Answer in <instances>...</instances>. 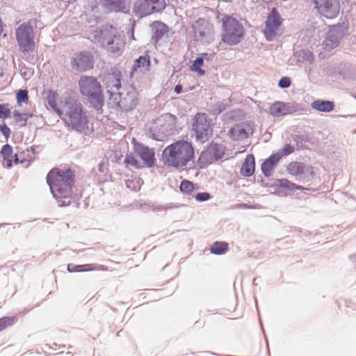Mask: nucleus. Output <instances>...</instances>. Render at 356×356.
I'll return each mask as SVG.
<instances>
[{
  "instance_id": "obj_1",
  "label": "nucleus",
  "mask_w": 356,
  "mask_h": 356,
  "mask_svg": "<svg viewBox=\"0 0 356 356\" xmlns=\"http://www.w3.org/2000/svg\"><path fill=\"white\" fill-rule=\"evenodd\" d=\"M47 182L59 206L63 207L70 204L72 189L74 182V175L70 169L54 168L48 173Z\"/></svg>"
},
{
  "instance_id": "obj_2",
  "label": "nucleus",
  "mask_w": 356,
  "mask_h": 356,
  "mask_svg": "<svg viewBox=\"0 0 356 356\" xmlns=\"http://www.w3.org/2000/svg\"><path fill=\"white\" fill-rule=\"evenodd\" d=\"M61 113L62 116L60 118L67 127L80 133L88 129V116L79 101L71 97L66 99Z\"/></svg>"
},
{
  "instance_id": "obj_3",
  "label": "nucleus",
  "mask_w": 356,
  "mask_h": 356,
  "mask_svg": "<svg viewBox=\"0 0 356 356\" xmlns=\"http://www.w3.org/2000/svg\"><path fill=\"white\" fill-rule=\"evenodd\" d=\"M162 158L168 166L183 168L194 158V149L191 143L178 140L165 148Z\"/></svg>"
},
{
  "instance_id": "obj_4",
  "label": "nucleus",
  "mask_w": 356,
  "mask_h": 356,
  "mask_svg": "<svg viewBox=\"0 0 356 356\" xmlns=\"http://www.w3.org/2000/svg\"><path fill=\"white\" fill-rule=\"evenodd\" d=\"M81 93L86 97L90 106L97 111H102L104 103L100 82L92 76H81L79 81Z\"/></svg>"
},
{
  "instance_id": "obj_5",
  "label": "nucleus",
  "mask_w": 356,
  "mask_h": 356,
  "mask_svg": "<svg viewBox=\"0 0 356 356\" xmlns=\"http://www.w3.org/2000/svg\"><path fill=\"white\" fill-rule=\"evenodd\" d=\"M95 39L111 54H120L124 40L113 26L105 25L94 31Z\"/></svg>"
},
{
  "instance_id": "obj_6",
  "label": "nucleus",
  "mask_w": 356,
  "mask_h": 356,
  "mask_svg": "<svg viewBox=\"0 0 356 356\" xmlns=\"http://www.w3.org/2000/svg\"><path fill=\"white\" fill-rule=\"evenodd\" d=\"M175 124L176 118L173 115L170 113L162 115L152 123L149 136L154 140L163 141L176 133Z\"/></svg>"
},
{
  "instance_id": "obj_7",
  "label": "nucleus",
  "mask_w": 356,
  "mask_h": 356,
  "mask_svg": "<svg viewBox=\"0 0 356 356\" xmlns=\"http://www.w3.org/2000/svg\"><path fill=\"white\" fill-rule=\"evenodd\" d=\"M222 40L229 44L234 45L239 43L244 37V28L235 18L225 16L222 19Z\"/></svg>"
},
{
  "instance_id": "obj_8",
  "label": "nucleus",
  "mask_w": 356,
  "mask_h": 356,
  "mask_svg": "<svg viewBox=\"0 0 356 356\" xmlns=\"http://www.w3.org/2000/svg\"><path fill=\"white\" fill-rule=\"evenodd\" d=\"M15 37L19 50L23 53L32 51L35 47V32L30 22H24L15 29Z\"/></svg>"
},
{
  "instance_id": "obj_9",
  "label": "nucleus",
  "mask_w": 356,
  "mask_h": 356,
  "mask_svg": "<svg viewBox=\"0 0 356 356\" xmlns=\"http://www.w3.org/2000/svg\"><path fill=\"white\" fill-rule=\"evenodd\" d=\"M192 131L195 133L197 141H207L213 134L211 119L205 113L196 114L192 124Z\"/></svg>"
},
{
  "instance_id": "obj_10",
  "label": "nucleus",
  "mask_w": 356,
  "mask_h": 356,
  "mask_svg": "<svg viewBox=\"0 0 356 356\" xmlns=\"http://www.w3.org/2000/svg\"><path fill=\"white\" fill-rule=\"evenodd\" d=\"M111 100L121 111H129L138 104V92L134 87L128 86L123 92L114 94Z\"/></svg>"
},
{
  "instance_id": "obj_11",
  "label": "nucleus",
  "mask_w": 356,
  "mask_h": 356,
  "mask_svg": "<svg viewBox=\"0 0 356 356\" xmlns=\"http://www.w3.org/2000/svg\"><path fill=\"white\" fill-rule=\"evenodd\" d=\"M164 0H138L134 10L136 15L143 17L155 12H160L165 8Z\"/></svg>"
},
{
  "instance_id": "obj_12",
  "label": "nucleus",
  "mask_w": 356,
  "mask_h": 356,
  "mask_svg": "<svg viewBox=\"0 0 356 356\" xmlns=\"http://www.w3.org/2000/svg\"><path fill=\"white\" fill-rule=\"evenodd\" d=\"M194 37L196 40L204 44H209L213 40L212 25L204 19H199L193 25Z\"/></svg>"
},
{
  "instance_id": "obj_13",
  "label": "nucleus",
  "mask_w": 356,
  "mask_h": 356,
  "mask_svg": "<svg viewBox=\"0 0 356 356\" xmlns=\"http://www.w3.org/2000/svg\"><path fill=\"white\" fill-rule=\"evenodd\" d=\"M282 19L277 9L273 8L267 16L264 35L268 41H272L278 34Z\"/></svg>"
},
{
  "instance_id": "obj_14",
  "label": "nucleus",
  "mask_w": 356,
  "mask_h": 356,
  "mask_svg": "<svg viewBox=\"0 0 356 356\" xmlns=\"http://www.w3.org/2000/svg\"><path fill=\"white\" fill-rule=\"evenodd\" d=\"M287 171L291 175L295 177L296 181L304 183L311 181L314 176L312 168L300 162L291 163L288 165Z\"/></svg>"
},
{
  "instance_id": "obj_15",
  "label": "nucleus",
  "mask_w": 356,
  "mask_h": 356,
  "mask_svg": "<svg viewBox=\"0 0 356 356\" xmlns=\"http://www.w3.org/2000/svg\"><path fill=\"white\" fill-rule=\"evenodd\" d=\"M318 12L328 19L335 18L339 13V0H313Z\"/></svg>"
},
{
  "instance_id": "obj_16",
  "label": "nucleus",
  "mask_w": 356,
  "mask_h": 356,
  "mask_svg": "<svg viewBox=\"0 0 356 356\" xmlns=\"http://www.w3.org/2000/svg\"><path fill=\"white\" fill-rule=\"evenodd\" d=\"M346 27L340 24L330 28L322 44L323 48L330 51L337 47L339 44L341 38L346 34Z\"/></svg>"
},
{
  "instance_id": "obj_17",
  "label": "nucleus",
  "mask_w": 356,
  "mask_h": 356,
  "mask_svg": "<svg viewBox=\"0 0 356 356\" xmlns=\"http://www.w3.org/2000/svg\"><path fill=\"white\" fill-rule=\"evenodd\" d=\"M72 68L79 72H83L92 69L93 60L91 54L86 51L76 54L71 61Z\"/></svg>"
},
{
  "instance_id": "obj_18",
  "label": "nucleus",
  "mask_w": 356,
  "mask_h": 356,
  "mask_svg": "<svg viewBox=\"0 0 356 356\" xmlns=\"http://www.w3.org/2000/svg\"><path fill=\"white\" fill-rule=\"evenodd\" d=\"M103 83L107 90L110 94V99H113L114 94H117L121 88V74L120 72H114L108 73L103 77Z\"/></svg>"
},
{
  "instance_id": "obj_19",
  "label": "nucleus",
  "mask_w": 356,
  "mask_h": 356,
  "mask_svg": "<svg viewBox=\"0 0 356 356\" xmlns=\"http://www.w3.org/2000/svg\"><path fill=\"white\" fill-rule=\"evenodd\" d=\"M135 151L140 158L143 161L146 167L151 168L155 164L154 151L142 144L135 146Z\"/></svg>"
},
{
  "instance_id": "obj_20",
  "label": "nucleus",
  "mask_w": 356,
  "mask_h": 356,
  "mask_svg": "<svg viewBox=\"0 0 356 356\" xmlns=\"http://www.w3.org/2000/svg\"><path fill=\"white\" fill-rule=\"evenodd\" d=\"M150 65L151 61L149 54H145L143 56H139L134 62L131 67V76H133L134 73L138 70L143 72H149L150 70Z\"/></svg>"
},
{
  "instance_id": "obj_21",
  "label": "nucleus",
  "mask_w": 356,
  "mask_h": 356,
  "mask_svg": "<svg viewBox=\"0 0 356 356\" xmlns=\"http://www.w3.org/2000/svg\"><path fill=\"white\" fill-rule=\"evenodd\" d=\"M252 132V129L244 124H236L229 131L231 138L234 140H241L247 138Z\"/></svg>"
},
{
  "instance_id": "obj_22",
  "label": "nucleus",
  "mask_w": 356,
  "mask_h": 356,
  "mask_svg": "<svg viewBox=\"0 0 356 356\" xmlns=\"http://www.w3.org/2000/svg\"><path fill=\"white\" fill-rule=\"evenodd\" d=\"M282 158L281 153L272 154L269 158L265 160L261 164V171L263 174L268 177L272 175L273 170Z\"/></svg>"
},
{
  "instance_id": "obj_23",
  "label": "nucleus",
  "mask_w": 356,
  "mask_h": 356,
  "mask_svg": "<svg viewBox=\"0 0 356 356\" xmlns=\"http://www.w3.org/2000/svg\"><path fill=\"white\" fill-rule=\"evenodd\" d=\"M150 26L152 31L151 40L154 44L157 43L169 31L168 26L161 22H153Z\"/></svg>"
},
{
  "instance_id": "obj_24",
  "label": "nucleus",
  "mask_w": 356,
  "mask_h": 356,
  "mask_svg": "<svg viewBox=\"0 0 356 356\" xmlns=\"http://www.w3.org/2000/svg\"><path fill=\"white\" fill-rule=\"evenodd\" d=\"M273 186L277 188L278 193H282V190L288 192H292L296 190L303 191L307 189L301 186L297 185L286 179H276Z\"/></svg>"
},
{
  "instance_id": "obj_25",
  "label": "nucleus",
  "mask_w": 356,
  "mask_h": 356,
  "mask_svg": "<svg viewBox=\"0 0 356 356\" xmlns=\"http://www.w3.org/2000/svg\"><path fill=\"white\" fill-rule=\"evenodd\" d=\"M289 106L282 102H276L270 107L269 113L273 117H280L289 113Z\"/></svg>"
},
{
  "instance_id": "obj_26",
  "label": "nucleus",
  "mask_w": 356,
  "mask_h": 356,
  "mask_svg": "<svg viewBox=\"0 0 356 356\" xmlns=\"http://www.w3.org/2000/svg\"><path fill=\"white\" fill-rule=\"evenodd\" d=\"M255 162L252 154L246 156L241 168V173L245 177H250L254 172Z\"/></svg>"
},
{
  "instance_id": "obj_27",
  "label": "nucleus",
  "mask_w": 356,
  "mask_h": 356,
  "mask_svg": "<svg viewBox=\"0 0 356 356\" xmlns=\"http://www.w3.org/2000/svg\"><path fill=\"white\" fill-rule=\"evenodd\" d=\"M311 106L313 109L320 112H330L334 109V104L332 102L328 100H316L314 101Z\"/></svg>"
},
{
  "instance_id": "obj_28",
  "label": "nucleus",
  "mask_w": 356,
  "mask_h": 356,
  "mask_svg": "<svg viewBox=\"0 0 356 356\" xmlns=\"http://www.w3.org/2000/svg\"><path fill=\"white\" fill-rule=\"evenodd\" d=\"M208 148L211 153L213 158L216 160L222 159L225 154V147L222 145L212 143Z\"/></svg>"
},
{
  "instance_id": "obj_29",
  "label": "nucleus",
  "mask_w": 356,
  "mask_h": 356,
  "mask_svg": "<svg viewBox=\"0 0 356 356\" xmlns=\"http://www.w3.org/2000/svg\"><path fill=\"white\" fill-rule=\"evenodd\" d=\"M99 3L107 8L115 11L120 10L124 5V0H98Z\"/></svg>"
},
{
  "instance_id": "obj_30",
  "label": "nucleus",
  "mask_w": 356,
  "mask_h": 356,
  "mask_svg": "<svg viewBox=\"0 0 356 356\" xmlns=\"http://www.w3.org/2000/svg\"><path fill=\"white\" fill-rule=\"evenodd\" d=\"M47 104L52 110H54L59 117L62 116L63 104L60 108L56 102V94L53 92H50L47 97Z\"/></svg>"
},
{
  "instance_id": "obj_31",
  "label": "nucleus",
  "mask_w": 356,
  "mask_h": 356,
  "mask_svg": "<svg viewBox=\"0 0 356 356\" xmlns=\"http://www.w3.org/2000/svg\"><path fill=\"white\" fill-rule=\"evenodd\" d=\"M98 268L96 267L95 264H89L84 265H72L69 264L67 266V270L69 272H84L89 270H97Z\"/></svg>"
},
{
  "instance_id": "obj_32",
  "label": "nucleus",
  "mask_w": 356,
  "mask_h": 356,
  "mask_svg": "<svg viewBox=\"0 0 356 356\" xmlns=\"http://www.w3.org/2000/svg\"><path fill=\"white\" fill-rule=\"evenodd\" d=\"M198 161L202 168L207 165L209 163H212L213 161H216V159L213 158L211 153L207 147L205 150L202 152Z\"/></svg>"
},
{
  "instance_id": "obj_33",
  "label": "nucleus",
  "mask_w": 356,
  "mask_h": 356,
  "mask_svg": "<svg viewBox=\"0 0 356 356\" xmlns=\"http://www.w3.org/2000/svg\"><path fill=\"white\" fill-rule=\"evenodd\" d=\"M1 154L4 160L7 161L8 167L12 166L13 148L9 144L4 145L1 150Z\"/></svg>"
},
{
  "instance_id": "obj_34",
  "label": "nucleus",
  "mask_w": 356,
  "mask_h": 356,
  "mask_svg": "<svg viewBox=\"0 0 356 356\" xmlns=\"http://www.w3.org/2000/svg\"><path fill=\"white\" fill-rule=\"evenodd\" d=\"M204 64V58L202 56H199L195 58V60L193 62L191 65V70L194 72H197L198 75L203 76L205 74V71L201 69V67Z\"/></svg>"
},
{
  "instance_id": "obj_35",
  "label": "nucleus",
  "mask_w": 356,
  "mask_h": 356,
  "mask_svg": "<svg viewBox=\"0 0 356 356\" xmlns=\"http://www.w3.org/2000/svg\"><path fill=\"white\" fill-rule=\"evenodd\" d=\"M227 250V245L222 242H215L211 247V252L215 254H222Z\"/></svg>"
},
{
  "instance_id": "obj_36",
  "label": "nucleus",
  "mask_w": 356,
  "mask_h": 356,
  "mask_svg": "<svg viewBox=\"0 0 356 356\" xmlns=\"http://www.w3.org/2000/svg\"><path fill=\"white\" fill-rule=\"evenodd\" d=\"M180 191L186 194H191L194 188V184L188 180H184L181 181L180 186H179Z\"/></svg>"
},
{
  "instance_id": "obj_37",
  "label": "nucleus",
  "mask_w": 356,
  "mask_h": 356,
  "mask_svg": "<svg viewBox=\"0 0 356 356\" xmlns=\"http://www.w3.org/2000/svg\"><path fill=\"white\" fill-rule=\"evenodd\" d=\"M17 104L21 106L23 103L29 101L28 91L26 90H19L16 93Z\"/></svg>"
},
{
  "instance_id": "obj_38",
  "label": "nucleus",
  "mask_w": 356,
  "mask_h": 356,
  "mask_svg": "<svg viewBox=\"0 0 356 356\" xmlns=\"http://www.w3.org/2000/svg\"><path fill=\"white\" fill-rule=\"evenodd\" d=\"M124 163L127 165H131L136 167V168H142L140 162L138 161L134 156L127 155L124 159Z\"/></svg>"
},
{
  "instance_id": "obj_39",
  "label": "nucleus",
  "mask_w": 356,
  "mask_h": 356,
  "mask_svg": "<svg viewBox=\"0 0 356 356\" xmlns=\"http://www.w3.org/2000/svg\"><path fill=\"white\" fill-rule=\"evenodd\" d=\"M193 196L198 202H205L211 198V195L207 192L197 193Z\"/></svg>"
},
{
  "instance_id": "obj_40",
  "label": "nucleus",
  "mask_w": 356,
  "mask_h": 356,
  "mask_svg": "<svg viewBox=\"0 0 356 356\" xmlns=\"http://www.w3.org/2000/svg\"><path fill=\"white\" fill-rule=\"evenodd\" d=\"M10 115V111L3 104H0V118L6 119Z\"/></svg>"
},
{
  "instance_id": "obj_41",
  "label": "nucleus",
  "mask_w": 356,
  "mask_h": 356,
  "mask_svg": "<svg viewBox=\"0 0 356 356\" xmlns=\"http://www.w3.org/2000/svg\"><path fill=\"white\" fill-rule=\"evenodd\" d=\"M295 150V147L290 145V144H286L283 148L282 149L281 152L280 153L282 154V156L284 155H289L293 152Z\"/></svg>"
},
{
  "instance_id": "obj_42",
  "label": "nucleus",
  "mask_w": 356,
  "mask_h": 356,
  "mask_svg": "<svg viewBox=\"0 0 356 356\" xmlns=\"http://www.w3.org/2000/svg\"><path fill=\"white\" fill-rule=\"evenodd\" d=\"M290 85H291V79H290V78L286 77V76L282 77L279 81V83H278V86L281 88H287L290 86Z\"/></svg>"
},
{
  "instance_id": "obj_43",
  "label": "nucleus",
  "mask_w": 356,
  "mask_h": 356,
  "mask_svg": "<svg viewBox=\"0 0 356 356\" xmlns=\"http://www.w3.org/2000/svg\"><path fill=\"white\" fill-rule=\"evenodd\" d=\"M13 321V317H3L0 318V325H2L1 327H3L4 329L12 324Z\"/></svg>"
},
{
  "instance_id": "obj_44",
  "label": "nucleus",
  "mask_w": 356,
  "mask_h": 356,
  "mask_svg": "<svg viewBox=\"0 0 356 356\" xmlns=\"http://www.w3.org/2000/svg\"><path fill=\"white\" fill-rule=\"evenodd\" d=\"M0 131L6 139L9 138L10 134V129L5 123L0 125Z\"/></svg>"
},
{
  "instance_id": "obj_45",
  "label": "nucleus",
  "mask_w": 356,
  "mask_h": 356,
  "mask_svg": "<svg viewBox=\"0 0 356 356\" xmlns=\"http://www.w3.org/2000/svg\"><path fill=\"white\" fill-rule=\"evenodd\" d=\"M16 122H19L20 124V127H25L27 124V120L26 118L24 117L23 113L22 115H20L17 119L15 120Z\"/></svg>"
},
{
  "instance_id": "obj_46",
  "label": "nucleus",
  "mask_w": 356,
  "mask_h": 356,
  "mask_svg": "<svg viewBox=\"0 0 356 356\" xmlns=\"http://www.w3.org/2000/svg\"><path fill=\"white\" fill-rule=\"evenodd\" d=\"M181 90H182V87L180 85H177L175 88V92L177 93V94H179L181 92Z\"/></svg>"
},
{
  "instance_id": "obj_47",
  "label": "nucleus",
  "mask_w": 356,
  "mask_h": 356,
  "mask_svg": "<svg viewBox=\"0 0 356 356\" xmlns=\"http://www.w3.org/2000/svg\"><path fill=\"white\" fill-rule=\"evenodd\" d=\"M22 113H20L19 111L16 110L13 112V115L15 120L17 119L20 115H22Z\"/></svg>"
},
{
  "instance_id": "obj_48",
  "label": "nucleus",
  "mask_w": 356,
  "mask_h": 356,
  "mask_svg": "<svg viewBox=\"0 0 356 356\" xmlns=\"http://www.w3.org/2000/svg\"><path fill=\"white\" fill-rule=\"evenodd\" d=\"M23 115H24V117L26 118L27 120L29 118H31L34 116V115L33 113H23Z\"/></svg>"
},
{
  "instance_id": "obj_49",
  "label": "nucleus",
  "mask_w": 356,
  "mask_h": 356,
  "mask_svg": "<svg viewBox=\"0 0 356 356\" xmlns=\"http://www.w3.org/2000/svg\"><path fill=\"white\" fill-rule=\"evenodd\" d=\"M131 24L132 26V28H131V38L134 39V26L135 25V22H131Z\"/></svg>"
},
{
  "instance_id": "obj_50",
  "label": "nucleus",
  "mask_w": 356,
  "mask_h": 356,
  "mask_svg": "<svg viewBox=\"0 0 356 356\" xmlns=\"http://www.w3.org/2000/svg\"><path fill=\"white\" fill-rule=\"evenodd\" d=\"M350 259H351L353 261H355V262H356V254L351 256V257H350Z\"/></svg>"
},
{
  "instance_id": "obj_51",
  "label": "nucleus",
  "mask_w": 356,
  "mask_h": 356,
  "mask_svg": "<svg viewBox=\"0 0 356 356\" xmlns=\"http://www.w3.org/2000/svg\"><path fill=\"white\" fill-rule=\"evenodd\" d=\"M15 163H19V159H18L17 156L16 154L15 155Z\"/></svg>"
},
{
  "instance_id": "obj_52",
  "label": "nucleus",
  "mask_w": 356,
  "mask_h": 356,
  "mask_svg": "<svg viewBox=\"0 0 356 356\" xmlns=\"http://www.w3.org/2000/svg\"><path fill=\"white\" fill-rule=\"evenodd\" d=\"M102 166H103V165H102V164H99V170L100 172H104V170H103V168H102Z\"/></svg>"
},
{
  "instance_id": "obj_53",
  "label": "nucleus",
  "mask_w": 356,
  "mask_h": 356,
  "mask_svg": "<svg viewBox=\"0 0 356 356\" xmlns=\"http://www.w3.org/2000/svg\"><path fill=\"white\" fill-rule=\"evenodd\" d=\"M241 207H242V208H247L248 205L246 204H243L241 205Z\"/></svg>"
},
{
  "instance_id": "obj_54",
  "label": "nucleus",
  "mask_w": 356,
  "mask_h": 356,
  "mask_svg": "<svg viewBox=\"0 0 356 356\" xmlns=\"http://www.w3.org/2000/svg\"><path fill=\"white\" fill-rule=\"evenodd\" d=\"M307 54H309V56H308V57H309L310 56H312L311 52L308 51V52H307Z\"/></svg>"
},
{
  "instance_id": "obj_55",
  "label": "nucleus",
  "mask_w": 356,
  "mask_h": 356,
  "mask_svg": "<svg viewBox=\"0 0 356 356\" xmlns=\"http://www.w3.org/2000/svg\"><path fill=\"white\" fill-rule=\"evenodd\" d=\"M2 327V325H0V331L4 329L3 327Z\"/></svg>"
},
{
  "instance_id": "obj_56",
  "label": "nucleus",
  "mask_w": 356,
  "mask_h": 356,
  "mask_svg": "<svg viewBox=\"0 0 356 356\" xmlns=\"http://www.w3.org/2000/svg\"><path fill=\"white\" fill-rule=\"evenodd\" d=\"M221 111H222V110H221V109H219V110H218V113H220Z\"/></svg>"
}]
</instances>
